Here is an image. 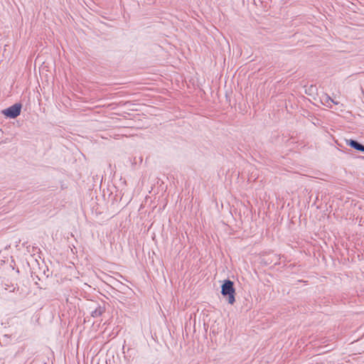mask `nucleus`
Segmentation results:
<instances>
[{
  "instance_id": "obj_4",
  "label": "nucleus",
  "mask_w": 364,
  "mask_h": 364,
  "mask_svg": "<svg viewBox=\"0 0 364 364\" xmlns=\"http://www.w3.org/2000/svg\"><path fill=\"white\" fill-rule=\"evenodd\" d=\"M321 101L323 105L328 107H331V104L333 103L335 105H337L338 102L334 101L331 97L328 95H323L321 98Z\"/></svg>"
},
{
  "instance_id": "obj_1",
  "label": "nucleus",
  "mask_w": 364,
  "mask_h": 364,
  "mask_svg": "<svg viewBox=\"0 0 364 364\" xmlns=\"http://www.w3.org/2000/svg\"><path fill=\"white\" fill-rule=\"evenodd\" d=\"M235 293L233 282L229 279L225 280L221 287V294L223 296H227L228 302L230 304H233L235 301Z\"/></svg>"
},
{
  "instance_id": "obj_2",
  "label": "nucleus",
  "mask_w": 364,
  "mask_h": 364,
  "mask_svg": "<svg viewBox=\"0 0 364 364\" xmlns=\"http://www.w3.org/2000/svg\"><path fill=\"white\" fill-rule=\"evenodd\" d=\"M21 107L22 106L20 103H16L12 106L3 109L1 112L6 117L14 119L21 114Z\"/></svg>"
},
{
  "instance_id": "obj_3",
  "label": "nucleus",
  "mask_w": 364,
  "mask_h": 364,
  "mask_svg": "<svg viewBox=\"0 0 364 364\" xmlns=\"http://www.w3.org/2000/svg\"><path fill=\"white\" fill-rule=\"evenodd\" d=\"M347 145L350 146V147L355 149V150H358L359 151L364 153V145L359 143L356 140L353 139H349L346 141Z\"/></svg>"
},
{
  "instance_id": "obj_6",
  "label": "nucleus",
  "mask_w": 364,
  "mask_h": 364,
  "mask_svg": "<svg viewBox=\"0 0 364 364\" xmlns=\"http://www.w3.org/2000/svg\"><path fill=\"white\" fill-rule=\"evenodd\" d=\"M15 289V288H12V289H9L10 291H13Z\"/></svg>"
},
{
  "instance_id": "obj_5",
  "label": "nucleus",
  "mask_w": 364,
  "mask_h": 364,
  "mask_svg": "<svg viewBox=\"0 0 364 364\" xmlns=\"http://www.w3.org/2000/svg\"><path fill=\"white\" fill-rule=\"evenodd\" d=\"M105 311V308L101 306H98L93 311H91V316L94 318L100 316Z\"/></svg>"
}]
</instances>
